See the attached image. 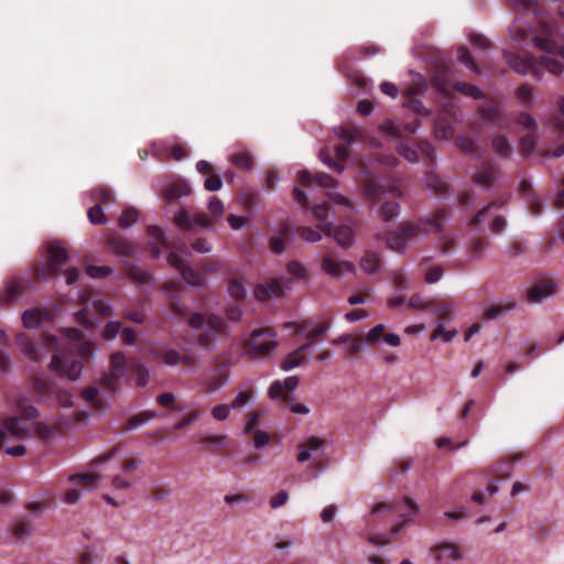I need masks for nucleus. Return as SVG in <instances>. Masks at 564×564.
Here are the masks:
<instances>
[{
	"instance_id": "nucleus-50",
	"label": "nucleus",
	"mask_w": 564,
	"mask_h": 564,
	"mask_svg": "<svg viewBox=\"0 0 564 564\" xmlns=\"http://www.w3.org/2000/svg\"><path fill=\"white\" fill-rule=\"evenodd\" d=\"M155 355L166 366H176L181 361V355L175 349L160 350Z\"/></svg>"
},
{
	"instance_id": "nucleus-48",
	"label": "nucleus",
	"mask_w": 564,
	"mask_h": 564,
	"mask_svg": "<svg viewBox=\"0 0 564 564\" xmlns=\"http://www.w3.org/2000/svg\"><path fill=\"white\" fill-rule=\"evenodd\" d=\"M61 334L69 341L74 348H76L77 344L85 339L84 332L76 327H64L61 329Z\"/></svg>"
},
{
	"instance_id": "nucleus-5",
	"label": "nucleus",
	"mask_w": 564,
	"mask_h": 564,
	"mask_svg": "<svg viewBox=\"0 0 564 564\" xmlns=\"http://www.w3.org/2000/svg\"><path fill=\"white\" fill-rule=\"evenodd\" d=\"M251 339L247 343L248 348L243 356L253 359L270 357L274 354L278 341L274 339L275 333L269 329H254L250 334Z\"/></svg>"
},
{
	"instance_id": "nucleus-53",
	"label": "nucleus",
	"mask_w": 564,
	"mask_h": 564,
	"mask_svg": "<svg viewBox=\"0 0 564 564\" xmlns=\"http://www.w3.org/2000/svg\"><path fill=\"white\" fill-rule=\"evenodd\" d=\"M24 293V285L20 281L12 280L8 284L6 301L11 303L22 296Z\"/></svg>"
},
{
	"instance_id": "nucleus-9",
	"label": "nucleus",
	"mask_w": 564,
	"mask_h": 564,
	"mask_svg": "<svg viewBox=\"0 0 564 564\" xmlns=\"http://www.w3.org/2000/svg\"><path fill=\"white\" fill-rule=\"evenodd\" d=\"M47 252L50 254V259L47 261L46 268H42L39 271V274L43 279H45L47 274L53 278L57 276L58 265L65 263L68 260V252L66 248L63 247L58 241L51 243Z\"/></svg>"
},
{
	"instance_id": "nucleus-49",
	"label": "nucleus",
	"mask_w": 564,
	"mask_h": 564,
	"mask_svg": "<svg viewBox=\"0 0 564 564\" xmlns=\"http://www.w3.org/2000/svg\"><path fill=\"white\" fill-rule=\"evenodd\" d=\"M539 64L546 68V70L553 75H561L564 69V65L558 61L550 56H542L539 58Z\"/></svg>"
},
{
	"instance_id": "nucleus-26",
	"label": "nucleus",
	"mask_w": 564,
	"mask_h": 564,
	"mask_svg": "<svg viewBox=\"0 0 564 564\" xmlns=\"http://www.w3.org/2000/svg\"><path fill=\"white\" fill-rule=\"evenodd\" d=\"M360 268L367 273L373 274L380 271L381 258L375 251H367L360 259Z\"/></svg>"
},
{
	"instance_id": "nucleus-14",
	"label": "nucleus",
	"mask_w": 564,
	"mask_h": 564,
	"mask_svg": "<svg viewBox=\"0 0 564 564\" xmlns=\"http://www.w3.org/2000/svg\"><path fill=\"white\" fill-rule=\"evenodd\" d=\"M284 289V283L279 279H274L271 282L258 284L254 289V296L259 301H268L274 296L282 295Z\"/></svg>"
},
{
	"instance_id": "nucleus-47",
	"label": "nucleus",
	"mask_w": 564,
	"mask_h": 564,
	"mask_svg": "<svg viewBox=\"0 0 564 564\" xmlns=\"http://www.w3.org/2000/svg\"><path fill=\"white\" fill-rule=\"evenodd\" d=\"M91 196L95 200L106 205L111 206L115 204V197L111 191L107 187H96L91 191Z\"/></svg>"
},
{
	"instance_id": "nucleus-16",
	"label": "nucleus",
	"mask_w": 564,
	"mask_h": 564,
	"mask_svg": "<svg viewBox=\"0 0 564 564\" xmlns=\"http://www.w3.org/2000/svg\"><path fill=\"white\" fill-rule=\"evenodd\" d=\"M2 427L4 429L7 433V437L9 435L17 437V438H23V437H31V431L28 426H25L19 416H9L2 421Z\"/></svg>"
},
{
	"instance_id": "nucleus-60",
	"label": "nucleus",
	"mask_w": 564,
	"mask_h": 564,
	"mask_svg": "<svg viewBox=\"0 0 564 564\" xmlns=\"http://www.w3.org/2000/svg\"><path fill=\"white\" fill-rule=\"evenodd\" d=\"M88 219L93 225H104L107 223V217L100 204H96L88 209Z\"/></svg>"
},
{
	"instance_id": "nucleus-20",
	"label": "nucleus",
	"mask_w": 564,
	"mask_h": 564,
	"mask_svg": "<svg viewBox=\"0 0 564 564\" xmlns=\"http://www.w3.org/2000/svg\"><path fill=\"white\" fill-rule=\"evenodd\" d=\"M419 127H420V123L417 120H414L406 124H399L392 120H387L381 126V128L384 132H387L391 135H397V137L401 135L403 132L413 134L417 131Z\"/></svg>"
},
{
	"instance_id": "nucleus-64",
	"label": "nucleus",
	"mask_w": 564,
	"mask_h": 564,
	"mask_svg": "<svg viewBox=\"0 0 564 564\" xmlns=\"http://www.w3.org/2000/svg\"><path fill=\"white\" fill-rule=\"evenodd\" d=\"M99 557L96 551L91 547L86 546L78 553V564H97Z\"/></svg>"
},
{
	"instance_id": "nucleus-18",
	"label": "nucleus",
	"mask_w": 564,
	"mask_h": 564,
	"mask_svg": "<svg viewBox=\"0 0 564 564\" xmlns=\"http://www.w3.org/2000/svg\"><path fill=\"white\" fill-rule=\"evenodd\" d=\"M434 556L437 562H455L462 558L458 547L449 543L435 546Z\"/></svg>"
},
{
	"instance_id": "nucleus-41",
	"label": "nucleus",
	"mask_w": 564,
	"mask_h": 564,
	"mask_svg": "<svg viewBox=\"0 0 564 564\" xmlns=\"http://www.w3.org/2000/svg\"><path fill=\"white\" fill-rule=\"evenodd\" d=\"M69 480L73 482H86L89 489H95L99 485V480L101 476L98 474H72L69 475Z\"/></svg>"
},
{
	"instance_id": "nucleus-19",
	"label": "nucleus",
	"mask_w": 564,
	"mask_h": 564,
	"mask_svg": "<svg viewBox=\"0 0 564 564\" xmlns=\"http://www.w3.org/2000/svg\"><path fill=\"white\" fill-rule=\"evenodd\" d=\"M422 182L431 193L437 196L445 194L448 188L447 182L434 172H427Z\"/></svg>"
},
{
	"instance_id": "nucleus-61",
	"label": "nucleus",
	"mask_w": 564,
	"mask_h": 564,
	"mask_svg": "<svg viewBox=\"0 0 564 564\" xmlns=\"http://www.w3.org/2000/svg\"><path fill=\"white\" fill-rule=\"evenodd\" d=\"M230 161L237 167H242L246 170H251L253 164L252 158L248 152L232 154Z\"/></svg>"
},
{
	"instance_id": "nucleus-13",
	"label": "nucleus",
	"mask_w": 564,
	"mask_h": 564,
	"mask_svg": "<svg viewBox=\"0 0 564 564\" xmlns=\"http://www.w3.org/2000/svg\"><path fill=\"white\" fill-rule=\"evenodd\" d=\"M297 449L296 460L299 463L315 459L318 454L324 453V441L317 436H310L303 444L297 446Z\"/></svg>"
},
{
	"instance_id": "nucleus-29",
	"label": "nucleus",
	"mask_w": 564,
	"mask_h": 564,
	"mask_svg": "<svg viewBox=\"0 0 564 564\" xmlns=\"http://www.w3.org/2000/svg\"><path fill=\"white\" fill-rule=\"evenodd\" d=\"M191 192L192 188L187 183H175L165 188L164 197L170 200H176L188 196Z\"/></svg>"
},
{
	"instance_id": "nucleus-59",
	"label": "nucleus",
	"mask_w": 564,
	"mask_h": 564,
	"mask_svg": "<svg viewBox=\"0 0 564 564\" xmlns=\"http://www.w3.org/2000/svg\"><path fill=\"white\" fill-rule=\"evenodd\" d=\"M314 181L318 186L328 188L329 191L338 186V181L332 175L324 172L316 173L314 175Z\"/></svg>"
},
{
	"instance_id": "nucleus-42",
	"label": "nucleus",
	"mask_w": 564,
	"mask_h": 564,
	"mask_svg": "<svg viewBox=\"0 0 564 564\" xmlns=\"http://www.w3.org/2000/svg\"><path fill=\"white\" fill-rule=\"evenodd\" d=\"M139 219V212L133 207H128L121 213L118 225L122 229H128Z\"/></svg>"
},
{
	"instance_id": "nucleus-12",
	"label": "nucleus",
	"mask_w": 564,
	"mask_h": 564,
	"mask_svg": "<svg viewBox=\"0 0 564 564\" xmlns=\"http://www.w3.org/2000/svg\"><path fill=\"white\" fill-rule=\"evenodd\" d=\"M322 270L332 278H340L344 273L354 272L355 265L350 261H338L333 254H325L321 263Z\"/></svg>"
},
{
	"instance_id": "nucleus-52",
	"label": "nucleus",
	"mask_w": 564,
	"mask_h": 564,
	"mask_svg": "<svg viewBox=\"0 0 564 564\" xmlns=\"http://www.w3.org/2000/svg\"><path fill=\"white\" fill-rule=\"evenodd\" d=\"M99 390L98 388L90 386L88 388H85L82 391V398L88 402L91 403L96 409H102V400L98 398Z\"/></svg>"
},
{
	"instance_id": "nucleus-17",
	"label": "nucleus",
	"mask_w": 564,
	"mask_h": 564,
	"mask_svg": "<svg viewBox=\"0 0 564 564\" xmlns=\"http://www.w3.org/2000/svg\"><path fill=\"white\" fill-rule=\"evenodd\" d=\"M299 383L300 378L297 376H290L283 381H273L269 388V397L271 399L279 400L282 398L284 390L292 392L297 388Z\"/></svg>"
},
{
	"instance_id": "nucleus-38",
	"label": "nucleus",
	"mask_w": 564,
	"mask_h": 564,
	"mask_svg": "<svg viewBox=\"0 0 564 564\" xmlns=\"http://www.w3.org/2000/svg\"><path fill=\"white\" fill-rule=\"evenodd\" d=\"M21 319L25 328H37L42 322L41 312L36 308L26 310L22 313Z\"/></svg>"
},
{
	"instance_id": "nucleus-30",
	"label": "nucleus",
	"mask_w": 564,
	"mask_h": 564,
	"mask_svg": "<svg viewBox=\"0 0 564 564\" xmlns=\"http://www.w3.org/2000/svg\"><path fill=\"white\" fill-rule=\"evenodd\" d=\"M130 369L138 376V387L148 386L150 382V370L141 361L130 358Z\"/></svg>"
},
{
	"instance_id": "nucleus-62",
	"label": "nucleus",
	"mask_w": 564,
	"mask_h": 564,
	"mask_svg": "<svg viewBox=\"0 0 564 564\" xmlns=\"http://www.w3.org/2000/svg\"><path fill=\"white\" fill-rule=\"evenodd\" d=\"M18 412L28 420H35L40 416L39 411L28 400L18 402Z\"/></svg>"
},
{
	"instance_id": "nucleus-8",
	"label": "nucleus",
	"mask_w": 564,
	"mask_h": 564,
	"mask_svg": "<svg viewBox=\"0 0 564 564\" xmlns=\"http://www.w3.org/2000/svg\"><path fill=\"white\" fill-rule=\"evenodd\" d=\"M317 227L325 236L333 237L341 248H348L355 242V231L348 225L333 226L332 221H325Z\"/></svg>"
},
{
	"instance_id": "nucleus-22",
	"label": "nucleus",
	"mask_w": 564,
	"mask_h": 564,
	"mask_svg": "<svg viewBox=\"0 0 564 564\" xmlns=\"http://www.w3.org/2000/svg\"><path fill=\"white\" fill-rule=\"evenodd\" d=\"M148 231L152 237L158 239V241L151 242V252L154 258H159L161 256V246L170 248L167 238L164 231L158 226H149Z\"/></svg>"
},
{
	"instance_id": "nucleus-37",
	"label": "nucleus",
	"mask_w": 564,
	"mask_h": 564,
	"mask_svg": "<svg viewBox=\"0 0 564 564\" xmlns=\"http://www.w3.org/2000/svg\"><path fill=\"white\" fill-rule=\"evenodd\" d=\"M217 337L218 335L213 329H208L205 327L202 329L200 334L198 335V344L204 347L206 350H214L217 345Z\"/></svg>"
},
{
	"instance_id": "nucleus-15",
	"label": "nucleus",
	"mask_w": 564,
	"mask_h": 564,
	"mask_svg": "<svg viewBox=\"0 0 564 564\" xmlns=\"http://www.w3.org/2000/svg\"><path fill=\"white\" fill-rule=\"evenodd\" d=\"M15 344L20 351L24 354L30 360H41L44 350L39 348L33 340L24 333H19L15 337Z\"/></svg>"
},
{
	"instance_id": "nucleus-27",
	"label": "nucleus",
	"mask_w": 564,
	"mask_h": 564,
	"mask_svg": "<svg viewBox=\"0 0 564 564\" xmlns=\"http://www.w3.org/2000/svg\"><path fill=\"white\" fill-rule=\"evenodd\" d=\"M505 205V200L496 199L490 202L487 206L481 208L473 218L471 224L474 226H479L481 223H484L486 219L490 218L492 216L494 210H498L502 208Z\"/></svg>"
},
{
	"instance_id": "nucleus-58",
	"label": "nucleus",
	"mask_w": 564,
	"mask_h": 564,
	"mask_svg": "<svg viewBox=\"0 0 564 564\" xmlns=\"http://www.w3.org/2000/svg\"><path fill=\"white\" fill-rule=\"evenodd\" d=\"M122 326L118 321H109L106 323L101 337L106 340H113L121 332Z\"/></svg>"
},
{
	"instance_id": "nucleus-56",
	"label": "nucleus",
	"mask_w": 564,
	"mask_h": 564,
	"mask_svg": "<svg viewBox=\"0 0 564 564\" xmlns=\"http://www.w3.org/2000/svg\"><path fill=\"white\" fill-rule=\"evenodd\" d=\"M454 83L455 82H452L446 74H436L433 78L435 88L443 94H449V91L454 89Z\"/></svg>"
},
{
	"instance_id": "nucleus-44",
	"label": "nucleus",
	"mask_w": 564,
	"mask_h": 564,
	"mask_svg": "<svg viewBox=\"0 0 564 564\" xmlns=\"http://www.w3.org/2000/svg\"><path fill=\"white\" fill-rule=\"evenodd\" d=\"M328 200L333 205H340L350 212H355L354 202L348 197L335 191H328L326 193Z\"/></svg>"
},
{
	"instance_id": "nucleus-32",
	"label": "nucleus",
	"mask_w": 564,
	"mask_h": 564,
	"mask_svg": "<svg viewBox=\"0 0 564 564\" xmlns=\"http://www.w3.org/2000/svg\"><path fill=\"white\" fill-rule=\"evenodd\" d=\"M227 435L218 434L205 436L199 441V446L203 451L214 452L215 448H223L226 445Z\"/></svg>"
},
{
	"instance_id": "nucleus-55",
	"label": "nucleus",
	"mask_w": 564,
	"mask_h": 564,
	"mask_svg": "<svg viewBox=\"0 0 564 564\" xmlns=\"http://www.w3.org/2000/svg\"><path fill=\"white\" fill-rule=\"evenodd\" d=\"M206 327L208 329L215 330V333L218 334H225L228 332V325L224 321V318L216 316V315H208Z\"/></svg>"
},
{
	"instance_id": "nucleus-40",
	"label": "nucleus",
	"mask_w": 564,
	"mask_h": 564,
	"mask_svg": "<svg viewBox=\"0 0 564 564\" xmlns=\"http://www.w3.org/2000/svg\"><path fill=\"white\" fill-rule=\"evenodd\" d=\"M457 329H446L444 322L436 324V329L431 334V340L441 339L443 343H449L456 335Z\"/></svg>"
},
{
	"instance_id": "nucleus-43",
	"label": "nucleus",
	"mask_w": 564,
	"mask_h": 564,
	"mask_svg": "<svg viewBox=\"0 0 564 564\" xmlns=\"http://www.w3.org/2000/svg\"><path fill=\"white\" fill-rule=\"evenodd\" d=\"M254 401V395L252 390L247 391H239L232 402L230 403V406L232 410L243 409L250 404H252Z\"/></svg>"
},
{
	"instance_id": "nucleus-33",
	"label": "nucleus",
	"mask_w": 564,
	"mask_h": 564,
	"mask_svg": "<svg viewBox=\"0 0 564 564\" xmlns=\"http://www.w3.org/2000/svg\"><path fill=\"white\" fill-rule=\"evenodd\" d=\"M492 150L497 155L509 159L511 156V145L509 140L502 135H496L491 142Z\"/></svg>"
},
{
	"instance_id": "nucleus-54",
	"label": "nucleus",
	"mask_w": 564,
	"mask_h": 564,
	"mask_svg": "<svg viewBox=\"0 0 564 564\" xmlns=\"http://www.w3.org/2000/svg\"><path fill=\"white\" fill-rule=\"evenodd\" d=\"M512 7L516 11L523 13H538V0H512Z\"/></svg>"
},
{
	"instance_id": "nucleus-31",
	"label": "nucleus",
	"mask_w": 564,
	"mask_h": 564,
	"mask_svg": "<svg viewBox=\"0 0 564 564\" xmlns=\"http://www.w3.org/2000/svg\"><path fill=\"white\" fill-rule=\"evenodd\" d=\"M508 65L520 75H528L531 70V62L523 59L519 55L505 53Z\"/></svg>"
},
{
	"instance_id": "nucleus-46",
	"label": "nucleus",
	"mask_w": 564,
	"mask_h": 564,
	"mask_svg": "<svg viewBox=\"0 0 564 564\" xmlns=\"http://www.w3.org/2000/svg\"><path fill=\"white\" fill-rule=\"evenodd\" d=\"M457 61L459 63L464 64L465 66H467L470 70H473L477 74L480 73V69L478 68V66L476 65V63L474 61V56L471 55L470 51L467 47H465V46L458 47Z\"/></svg>"
},
{
	"instance_id": "nucleus-39",
	"label": "nucleus",
	"mask_w": 564,
	"mask_h": 564,
	"mask_svg": "<svg viewBox=\"0 0 564 564\" xmlns=\"http://www.w3.org/2000/svg\"><path fill=\"white\" fill-rule=\"evenodd\" d=\"M75 323L82 325L86 329H94L97 324V318L89 315L87 308H82L73 314Z\"/></svg>"
},
{
	"instance_id": "nucleus-34",
	"label": "nucleus",
	"mask_w": 564,
	"mask_h": 564,
	"mask_svg": "<svg viewBox=\"0 0 564 564\" xmlns=\"http://www.w3.org/2000/svg\"><path fill=\"white\" fill-rule=\"evenodd\" d=\"M170 303H169V310L170 314L167 315L170 318H176L184 316L187 313L186 305L182 302L178 295H175L173 293L169 294Z\"/></svg>"
},
{
	"instance_id": "nucleus-2",
	"label": "nucleus",
	"mask_w": 564,
	"mask_h": 564,
	"mask_svg": "<svg viewBox=\"0 0 564 564\" xmlns=\"http://www.w3.org/2000/svg\"><path fill=\"white\" fill-rule=\"evenodd\" d=\"M445 224L444 210H438L434 218L420 219L416 223L403 221L395 230L387 234V247L392 251L405 253L419 236L440 232Z\"/></svg>"
},
{
	"instance_id": "nucleus-36",
	"label": "nucleus",
	"mask_w": 564,
	"mask_h": 564,
	"mask_svg": "<svg viewBox=\"0 0 564 564\" xmlns=\"http://www.w3.org/2000/svg\"><path fill=\"white\" fill-rule=\"evenodd\" d=\"M453 88L454 90L459 91L466 96H470L475 99H485V94L475 85L464 82H455Z\"/></svg>"
},
{
	"instance_id": "nucleus-10",
	"label": "nucleus",
	"mask_w": 564,
	"mask_h": 564,
	"mask_svg": "<svg viewBox=\"0 0 564 564\" xmlns=\"http://www.w3.org/2000/svg\"><path fill=\"white\" fill-rule=\"evenodd\" d=\"M174 223L175 225L183 230H188L192 227H197L202 230H213V226L210 224L209 218L203 212L197 213L193 216H188V214L182 208L175 212L174 214Z\"/></svg>"
},
{
	"instance_id": "nucleus-6",
	"label": "nucleus",
	"mask_w": 564,
	"mask_h": 564,
	"mask_svg": "<svg viewBox=\"0 0 564 564\" xmlns=\"http://www.w3.org/2000/svg\"><path fill=\"white\" fill-rule=\"evenodd\" d=\"M128 368H130V359L123 351H115L109 358V370L101 379L100 383L108 390L115 392L118 389V383L127 376Z\"/></svg>"
},
{
	"instance_id": "nucleus-23",
	"label": "nucleus",
	"mask_w": 564,
	"mask_h": 564,
	"mask_svg": "<svg viewBox=\"0 0 564 564\" xmlns=\"http://www.w3.org/2000/svg\"><path fill=\"white\" fill-rule=\"evenodd\" d=\"M109 246L111 251L121 259H126L134 254V246L127 239L113 238Z\"/></svg>"
},
{
	"instance_id": "nucleus-7",
	"label": "nucleus",
	"mask_w": 564,
	"mask_h": 564,
	"mask_svg": "<svg viewBox=\"0 0 564 564\" xmlns=\"http://www.w3.org/2000/svg\"><path fill=\"white\" fill-rule=\"evenodd\" d=\"M398 153L411 163L417 162L421 158L434 161V148L430 142H400Z\"/></svg>"
},
{
	"instance_id": "nucleus-4",
	"label": "nucleus",
	"mask_w": 564,
	"mask_h": 564,
	"mask_svg": "<svg viewBox=\"0 0 564 564\" xmlns=\"http://www.w3.org/2000/svg\"><path fill=\"white\" fill-rule=\"evenodd\" d=\"M43 347L53 351V356L48 364V369L58 376L65 377L70 381H76L82 376L84 364L80 360H68L66 351L59 352V339L52 334H44L42 337Z\"/></svg>"
},
{
	"instance_id": "nucleus-51",
	"label": "nucleus",
	"mask_w": 564,
	"mask_h": 564,
	"mask_svg": "<svg viewBox=\"0 0 564 564\" xmlns=\"http://www.w3.org/2000/svg\"><path fill=\"white\" fill-rule=\"evenodd\" d=\"M509 31L512 39L518 43L524 42L528 37L527 25L523 24L520 20L513 21V23L509 28Z\"/></svg>"
},
{
	"instance_id": "nucleus-11",
	"label": "nucleus",
	"mask_w": 564,
	"mask_h": 564,
	"mask_svg": "<svg viewBox=\"0 0 564 564\" xmlns=\"http://www.w3.org/2000/svg\"><path fill=\"white\" fill-rule=\"evenodd\" d=\"M557 284L551 280L539 282L527 291V301L530 304H540L555 295Z\"/></svg>"
},
{
	"instance_id": "nucleus-45",
	"label": "nucleus",
	"mask_w": 564,
	"mask_h": 564,
	"mask_svg": "<svg viewBox=\"0 0 564 564\" xmlns=\"http://www.w3.org/2000/svg\"><path fill=\"white\" fill-rule=\"evenodd\" d=\"M156 416V412L155 411H143V412H140L138 413L137 415L130 417L128 420V430L129 431H132V430H135L137 427L145 424L147 422H149L150 420L154 419Z\"/></svg>"
},
{
	"instance_id": "nucleus-1",
	"label": "nucleus",
	"mask_w": 564,
	"mask_h": 564,
	"mask_svg": "<svg viewBox=\"0 0 564 564\" xmlns=\"http://www.w3.org/2000/svg\"><path fill=\"white\" fill-rule=\"evenodd\" d=\"M365 174L366 177L361 181V186L369 207L373 209L379 206V216L383 223H395L401 209L395 198L401 196V189L397 186H384L379 176L369 172H365Z\"/></svg>"
},
{
	"instance_id": "nucleus-35",
	"label": "nucleus",
	"mask_w": 564,
	"mask_h": 564,
	"mask_svg": "<svg viewBox=\"0 0 564 564\" xmlns=\"http://www.w3.org/2000/svg\"><path fill=\"white\" fill-rule=\"evenodd\" d=\"M514 308H516V304L512 302H509L506 304L494 305L485 312L484 318L487 321L496 319V318L503 316L508 312L513 311Z\"/></svg>"
},
{
	"instance_id": "nucleus-3",
	"label": "nucleus",
	"mask_w": 564,
	"mask_h": 564,
	"mask_svg": "<svg viewBox=\"0 0 564 564\" xmlns=\"http://www.w3.org/2000/svg\"><path fill=\"white\" fill-rule=\"evenodd\" d=\"M417 509V505L410 498L390 505L387 502L376 505L370 513V523L372 525L383 522L386 518L391 514H397L399 523L391 528L388 535H382V538H384L382 541H379L377 538H369L368 543L375 546L388 543L392 536L397 535L402 528L412 520Z\"/></svg>"
},
{
	"instance_id": "nucleus-24",
	"label": "nucleus",
	"mask_w": 564,
	"mask_h": 564,
	"mask_svg": "<svg viewBox=\"0 0 564 564\" xmlns=\"http://www.w3.org/2000/svg\"><path fill=\"white\" fill-rule=\"evenodd\" d=\"M308 361H310V357H306L305 355L299 352L297 349H294L280 364V368L283 371H290L294 368L307 365Z\"/></svg>"
},
{
	"instance_id": "nucleus-57",
	"label": "nucleus",
	"mask_w": 564,
	"mask_h": 564,
	"mask_svg": "<svg viewBox=\"0 0 564 564\" xmlns=\"http://www.w3.org/2000/svg\"><path fill=\"white\" fill-rule=\"evenodd\" d=\"M86 273L91 279H105L113 273V269L107 265H88Z\"/></svg>"
},
{
	"instance_id": "nucleus-21",
	"label": "nucleus",
	"mask_w": 564,
	"mask_h": 564,
	"mask_svg": "<svg viewBox=\"0 0 564 564\" xmlns=\"http://www.w3.org/2000/svg\"><path fill=\"white\" fill-rule=\"evenodd\" d=\"M473 182L487 191H490L496 182V174L491 166H485L473 175Z\"/></svg>"
},
{
	"instance_id": "nucleus-25",
	"label": "nucleus",
	"mask_w": 564,
	"mask_h": 564,
	"mask_svg": "<svg viewBox=\"0 0 564 564\" xmlns=\"http://www.w3.org/2000/svg\"><path fill=\"white\" fill-rule=\"evenodd\" d=\"M181 274L185 282L191 286L202 289L206 285V278L198 270L191 267H183Z\"/></svg>"
},
{
	"instance_id": "nucleus-63",
	"label": "nucleus",
	"mask_w": 564,
	"mask_h": 564,
	"mask_svg": "<svg viewBox=\"0 0 564 564\" xmlns=\"http://www.w3.org/2000/svg\"><path fill=\"white\" fill-rule=\"evenodd\" d=\"M410 77L415 86V87L409 88L410 95L421 94L426 89V80L420 73L410 70Z\"/></svg>"
},
{
	"instance_id": "nucleus-28",
	"label": "nucleus",
	"mask_w": 564,
	"mask_h": 564,
	"mask_svg": "<svg viewBox=\"0 0 564 564\" xmlns=\"http://www.w3.org/2000/svg\"><path fill=\"white\" fill-rule=\"evenodd\" d=\"M76 352L83 359L89 360L96 357L97 352L100 350L99 345L93 340L85 338L76 346Z\"/></svg>"
}]
</instances>
